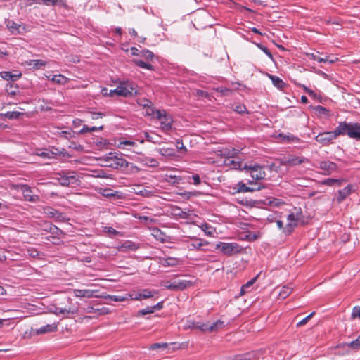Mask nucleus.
<instances>
[{
	"instance_id": "47",
	"label": "nucleus",
	"mask_w": 360,
	"mask_h": 360,
	"mask_svg": "<svg viewBox=\"0 0 360 360\" xmlns=\"http://www.w3.org/2000/svg\"><path fill=\"white\" fill-rule=\"evenodd\" d=\"M351 319H360V307L359 306H355L352 309V311L351 314Z\"/></svg>"
},
{
	"instance_id": "35",
	"label": "nucleus",
	"mask_w": 360,
	"mask_h": 360,
	"mask_svg": "<svg viewBox=\"0 0 360 360\" xmlns=\"http://www.w3.org/2000/svg\"><path fill=\"white\" fill-rule=\"evenodd\" d=\"M27 64L30 66H32L34 69L39 70L42 66H44L46 65V62L43 60H30L29 62H27Z\"/></svg>"
},
{
	"instance_id": "46",
	"label": "nucleus",
	"mask_w": 360,
	"mask_h": 360,
	"mask_svg": "<svg viewBox=\"0 0 360 360\" xmlns=\"http://www.w3.org/2000/svg\"><path fill=\"white\" fill-rule=\"evenodd\" d=\"M167 346H168L167 343H165V342H156V343L152 344L149 347V349L151 350H155V349H157L159 348L166 349L167 347Z\"/></svg>"
},
{
	"instance_id": "39",
	"label": "nucleus",
	"mask_w": 360,
	"mask_h": 360,
	"mask_svg": "<svg viewBox=\"0 0 360 360\" xmlns=\"http://www.w3.org/2000/svg\"><path fill=\"white\" fill-rule=\"evenodd\" d=\"M22 115V112L18 111H8L4 114V116L9 120H18Z\"/></svg>"
},
{
	"instance_id": "57",
	"label": "nucleus",
	"mask_w": 360,
	"mask_h": 360,
	"mask_svg": "<svg viewBox=\"0 0 360 360\" xmlns=\"http://www.w3.org/2000/svg\"><path fill=\"white\" fill-rule=\"evenodd\" d=\"M311 58H312L314 60L318 61L319 63H326L328 61V57L322 58L319 57L318 55L311 53L310 54Z\"/></svg>"
},
{
	"instance_id": "49",
	"label": "nucleus",
	"mask_w": 360,
	"mask_h": 360,
	"mask_svg": "<svg viewBox=\"0 0 360 360\" xmlns=\"http://www.w3.org/2000/svg\"><path fill=\"white\" fill-rule=\"evenodd\" d=\"M232 109H233V110H234L235 112H238L239 114H243V113H244L245 112H248L247 108H246L245 105H242V104L237 105L235 107L233 106Z\"/></svg>"
},
{
	"instance_id": "18",
	"label": "nucleus",
	"mask_w": 360,
	"mask_h": 360,
	"mask_svg": "<svg viewBox=\"0 0 360 360\" xmlns=\"http://www.w3.org/2000/svg\"><path fill=\"white\" fill-rule=\"evenodd\" d=\"M97 292V290H89V289H75L74 295L77 297H87L91 298L94 296V293Z\"/></svg>"
},
{
	"instance_id": "50",
	"label": "nucleus",
	"mask_w": 360,
	"mask_h": 360,
	"mask_svg": "<svg viewBox=\"0 0 360 360\" xmlns=\"http://www.w3.org/2000/svg\"><path fill=\"white\" fill-rule=\"evenodd\" d=\"M279 136L281 137H283V139L284 141H286L287 142H290V141H297L299 140V139L296 136H295L294 135L292 134H288V135H283L282 134H280Z\"/></svg>"
},
{
	"instance_id": "51",
	"label": "nucleus",
	"mask_w": 360,
	"mask_h": 360,
	"mask_svg": "<svg viewBox=\"0 0 360 360\" xmlns=\"http://www.w3.org/2000/svg\"><path fill=\"white\" fill-rule=\"evenodd\" d=\"M315 314V312L313 311L311 312L310 314H309L307 316H306L305 318H304L303 319H302L301 321H300L297 323V327H301L304 325H305L308 321Z\"/></svg>"
},
{
	"instance_id": "58",
	"label": "nucleus",
	"mask_w": 360,
	"mask_h": 360,
	"mask_svg": "<svg viewBox=\"0 0 360 360\" xmlns=\"http://www.w3.org/2000/svg\"><path fill=\"white\" fill-rule=\"evenodd\" d=\"M307 94H308L310 97H311L312 98H314V99H315V100H316V101H319V102H321V101H322V97H321V95H319V94H316L314 91H313V90H311V89L308 93H307Z\"/></svg>"
},
{
	"instance_id": "41",
	"label": "nucleus",
	"mask_w": 360,
	"mask_h": 360,
	"mask_svg": "<svg viewBox=\"0 0 360 360\" xmlns=\"http://www.w3.org/2000/svg\"><path fill=\"white\" fill-rule=\"evenodd\" d=\"M155 312L154 309H152V306H148L144 309H142L137 312V316H142L146 314H153Z\"/></svg>"
},
{
	"instance_id": "27",
	"label": "nucleus",
	"mask_w": 360,
	"mask_h": 360,
	"mask_svg": "<svg viewBox=\"0 0 360 360\" xmlns=\"http://www.w3.org/2000/svg\"><path fill=\"white\" fill-rule=\"evenodd\" d=\"M345 181L344 179H333V178H328L323 180L321 184L322 185H326L329 186H333L335 184H337L338 186H342V183Z\"/></svg>"
},
{
	"instance_id": "55",
	"label": "nucleus",
	"mask_w": 360,
	"mask_h": 360,
	"mask_svg": "<svg viewBox=\"0 0 360 360\" xmlns=\"http://www.w3.org/2000/svg\"><path fill=\"white\" fill-rule=\"evenodd\" d=\"M144 109H146V111H145V115H147V116H153L155 115V108L153 107V103H151V105H149L148 107H146L144 108Z\"/></svg>"
},
{
	"instance_id": "8",
	"label": "nucleus",
	"mask_w": 360,
	"mask_h": 360,
	"mask_svg": "<svg viewBox=\"0 0 360 360\" xmlns=\"http://www.w3.org/2000/svg\"><path fill=\"white\" fill-rule=\"evenodd\" d=\"M58 181L63 186H68L70 184H77L78 181L77 178L74 175V172H69L67 174H58Z\"/></svg>"
},
{
	"instance_id": "42",
	"label": "nucleus",
	"mask_w": 360,
	"mask_h": 360,
	"mask_svg": "<svg viewBox=\"0 0 360 360\" xmlns=\"http://www.w3.org/2000/svg\"><path fill=\"white\" fill-rule=\"evenodd\" d=\"M261 234L259 231L257 232H248L245 235V239L249 241H255L260 237Z\"/></svg>"
},
{
	"instance_id": "7",
	"label": "nucleus",
	"mask_w": 360,
	"mask_h": 360,
	"mask_svg": "<svg viewBox=\"0 0 360 360\" xmlns=\"http://www.w3.org/2000/svg\"><path fill=\"white\" fill-rule=\"evenodd\" d=\"M307 160L304 157H298L293 155H288L283 157L281 160V164L285 166H295L300 165Z\"/></svg>"
},
{
	"instance_id": "38",
	"label": "nucleus",
	"mask_w": 360,
	"mask_h": 360,
	"mask_svg": "<svg viewBox=\"0 0 360 360\" xmlns=\"http://www.w3.org/2000/svg\"><path fill=\"white\" fill-rule=\"evenodd\" d=\"M51 311L56 315H59V314L68 315L70 313H72V314L74 313L73 311H71L70 309H63V308H60V307H54V309H51Z\"/></svg>"
},
{
	"instance_id": "28",
	"label": "nucleus",
	"mask_w": 360,
	"mask_h": 360,
	"mask_svg": "<svg viewBox=\"0 0 360 360\" xmlns=\"http://www.w3.org/2000/svg\"><path fill=\"white\" fill-rule=\"evenodd\" d=\"M160 264L163 266H175L178 264V261L176 259L172 257L160 258Z\"/></svg>"
},
{
	"instance_id": "31",
	"label": "nucleus",
	"mask_w": 360,
	"mask_h": 360,
	"mask_svg": "<svg viewBox=\"0 0 360 360\" xmlns=\"http://www.w3.org/2000/svg\"><path fill=\"white\" fill-rule=\"evenodd\" d=\"M44 213L51 218L57 217L58 218L61 213L58 212L57 210L52 208L51 207H46L44 209Z\"/></svg>"
},
{
	"instance_id": "63",
	"label": "nucleus",
	"mask_w": 360,
	"mask_h": 360,
	"mask_svg": "<svg viewBox=\"0 0 360 360\" xmlns=\"http://www.w3.org/2000/svg\"><path fill=\"white\" fill-rule=\"evenodd\" d=\"M258 46L260 48V49L265 53L270 58H273V56L270 51V50L266 47V46H264L263 45H261V44H259Z\"/></svg>"
},
{
	"instance_id": "13",
	"label": "nucleus",
	"mask_w": 360,
	"mask_h": 360,
	"mask_svg": "<svg viewBox=\"0 0 360 360\" xmlns=\"http://www.w3.org/2000/svg\"><path fill=\"white\" fill-rule=\"evenodd\" d=\"M351 350L352 349L349 342H342L335 347L334 353L336 355L345 356L349 354Z\"/></svg>"
},
{
	"instance_id": "5",
	"label": "nucleus",
	"mask_w": 360,
	"mask_h": 360,
	"mask_svg": "<svg viewBox=\"0 0 360 360\" xmlns=\"http://www.w3.org/2000/svg\"><path fill=\"white\" fill-rule=\"evenodd\" d=\"M193 281L188 280H177L167 282L166 288L171 290H182L193 285Z\"/></svg>"
},
{
	"instance_id": "33",
	"label": "nucleus",
	"mask_w": 360,
	"mask_h": 360,
	"mask_svg": "<svg viewBox=\"0 0 360 360\" xmlns=\"http://www.w3.org/2000/svg\"><path fill=\"white\" fill-rule=\"evenodd\" d=\"M8 30L14 34H19L20 25L14 21L10 20L7 23Z\"/></svg>"
},
{
	"instance_id": "45",
	"label": "nucleus",
	"mask_w": 360,
	"mask_h": 360,
	"mask_svg": "<svg viewBox=\"0 0 360 360\" xmlns=\"http://www.w3.org/2000/svg\"><path fill=\"white\" fill-rule=\"evenodd\" d=\"M105 298L109 299L111 301L113 302H123L127 300L126 297L120 296V295H108V296H105Z\"/></svg>"
},
{
	"instance_id": "21",
	"label": "nucleus",
	"mask_w": 360,
	"mask_h": 360,
	"mask_svg": "<svg viewBox=\"0 0 360 360\" xmlns=\"http://www.w3.org/2000/svg\"><path fill=\"white\" fill-rule=\"evenodd\" d=\"M258 276V275L256 276L240 287V295H243L246 292L252 291V285L256 282Z\"/></svg>"
},
{
	"instance_id": "12",
	"label": "nucleus",
	"mask_w": 360,
	"mask_h": 360,
	"mask_svg": "<svg viewBox=\"0 0 360 360\" xmlns=\"http://www.w3.org/2000/svg\"><path fill=\"white\" fill-rule=\"evenodd\" d=\"M264 186L258 185L257 188H250V186H248L246 184L243 183V181H239L237 184V188H233L236 190V191H233V193H245V192H254L256 191H260L262 188H264Z\"/></svg>"
},
{
	"instance_id": "23",
	"label": "nucleus",
	"mask_w": 360,
	"mask_h": 360,
	"mask_svg": "<svg viewBox=\"0 0 360 360\" xmlns=\"http://www.w3.org/2000/svg\"><path fill=\"white\" fill-rule=\"evenodd\" d=\"M57 330V325L55 323L53 324H47L44 326H42L38 329H36V334L40 335L47 333H51Z\"/></svg>"
},
{
	"instance_id": "56",
	"label": "nucleus",
	"mask_w": 360,
	"mask_h": 360,
	"mask_svg": "<svg viewBox=\"0 0 360 360\" xmlns=\"http://www.w3.org/2000/svg\"><path fill=\"white\" fill-rule=\"evenodd\" d=\"M135 145H136L135 142L129 141V140H125V141H120L117 146L120 148H124V146H134Z\"/></svg>"
},
{
	"instance_id": "59",
	"label": "nucleus",
	"mask_w": 360,
	"mask_h": 360,
	"mask_svg": "<svg viewBox=\"0 0 360 360\" xmlns=\"http://www.w3.org/2000/svg\"><path fill=\"white\" fill-rule=\"evenodd\" d=\"M137 103L140 106H142L143 108L146 107H148V105H151L152 103V102L150 100L146 98L140 99Z\"/></svg>"
},
{
	"instance_id": "36",
	"label": "nucleus",
	"mask_w": 360,
	"mask_h": 360,
	"mask_svg": "<svg viewBox=\"0 0 360 360\" xmlns=\"http://www.w3.org/2000/svg\"><path fill=\"white\" fill-rule=\"evenodd\" d=\"M292 290V288L289 286H283L279 292V297L281 299H285Z\"/></svg>"
},
{
	"instance_id": "22",
	"label": "nucleus",
	"mask_w": 360,
	"mask_h": 360,
	"mask_svg": "<svg viewBox=\"0 0 360 360\" xmlns=\"http://www.w3.org/2000/svg\"><path fill=\"white\" fill-rule=\"evenodd\" d=\"M58 148H53L52 150L46 149L45 151L37 153V155L44 158L51 159L54 158L56 155H58Z\"/></svg>"
},
{
	"instance_id": "54",
	"label": "nucleus",
	"mask_w": 360,
	"mask_h": 360,
	"mask_svg": "<svg viewBox=\"0 0 360 360\" xmlns=\"http://www.w3.org/2000/svg\"><path fill=\"white\" fill-rule=\"evenodd\" d=\"M167 114L165 110H155V115H156V118L159 120H162Z\"/></svg>"
},
{
	"instance_id": "24",
	"label": "nucleus",
	"mask_w": 360,
	"mask_h": 360,
	"mask_svg": "<svg viewBox=\"0 0 360 360\" xmlns=\"http://www.w3.org/2000/svg\"><path fill=\"white\" fill-rule=\"evenodd\" d=\"M352 191V186L347 185L343 189L338 191V196L337 200L338 202H342L350 193Z\"/></svg>"
},
{
	"instance_id": "2",
	"label": "nucleus",
	"mask_w": 360,
	"mask_h": 360,
	"mask_svg": "<svg viewBox=\"0 0 360 360\" xmlns=\"http://www.w3.org/2000/svg\"><path fill=\"white\" fill-rule=\"evenodd\" d=\"M340 136H347L357 141H360V123L340 122L338 126Z\"/></svg>"
},
{
	"instance_id": "25",
	"label": "nucleus",
	"mask_w": 360,
	"mask_h": 360,
	"mask_svg": "<svg viewBox=\"0 0 360 360\" xmlns=\"http://www.w3.org/2000/svg\"><path fill=\"white\" fill-rule=\"evenodd\" d=\"M268 77L278 89H283L285 86V83L280 77L271 74H268Z\"/></svg>"
},
{
	"instance_id": "4",
	"label": "nucleus",
	"mask_w": 360,
	"mask_h": 360,
	"mask_svg": "<svg viewBox=\"0 0 360 360\" xmlns=\"http://www.w3.org/2000/svg\"><path fill=\"white\" fill-rule=\"evenodd\" d=\"M339 136L340 134L338 133V129L337 127L333 131L319 133L315 137V140L323 146H327L332 143V141Z\"/></svg>"
},
{
	"instance_id": "52",
	"label": "nucleus",
	"mask_w": 360,
	"mask_h": 360,
	"mask_svg": "<svg viewBox=\"0 0 360 360\" xmlns=\"http://www.w3.org/2000/svg\"><path fill=\"white\" fill-rule=\"evenodd\" d=\"M314 110L319 114H321V115H328L329 113V110H328L327 108H326L325 107L321 106V105H316V107H314Z\"/></svg>"
},
{
	"instance_id": "14",
	"label": "nucleus",
	"mask_w": 360,
	"mask_h": 360,
	"mask_svg": "<svg viewBox=\"0 0 360 360\" xmlns=\"http://www.w3.org/2000/svg\"><path fill=\"white\" fill-rule=\"evenodd\" d=\"M0 76L4 80L15 82L21 77L22 74L18 70H14L13 72L10 71H2L0 72Z\"/></svg>"
},
{
	"instance_id": "44",
	"label": "nucleus",
	"mask_w": 360,
	"mask_h": 360,
	"mask_svg": "<svg viewBox=\"0 0 360 360\" xmlns=\"http://www.w3.org/2000/svg\"><path fill=\"white\" fill-rule=\"evenodd\" d=\"M141 56L145 58L148 60H153V59L155 57L154 53L148 50V49H144L141 52Z\"/></svg>"
},
{
	"instance_id": "6",
	"label": "nucleus",
	"mask_w": 360,
	"mask_h": 360,
	"mask_svg": "<svg viewBox=\"0 0 360 360\" xmlns=\"http://www.w3.org/2000/svg\"><path fill=\"white\" fill-rule=\"evenodd\" d=\"M223 321H218L214 323H202V322H195L193 323V328L198 329L201 331H209L212 332L214 331L217 328L218 325L222 326Z\"/></svg>"
},
{
	"instance_id": "16",
	"label": "nucleus",
	"mask_w": 360,
	"mask_h": 360,
	"mask_svg": "<svg viewBox=\"0 0 360 360\" xmlns=\"http://www.w3.org/2000/svg\"><path fill=\"white\" fill-rule=\"evenodd\" d=\"M173 118L169 114L160 120V128L163 131H169L172 128Z\"/></svg>"
},
{
	"instance_id": "60",
	"label": "nucleus",
	"mask_w": 360,
	"mask_h": 360,
	"mask_svg": "<svg viewBox=\"0 0 360 360\" xmlns=\"http://www.w3.org/2000/svg\"><path fill=\"white\" fill-rule=\"evenodd\" d=\"M104 231L107 232L108 233H109L110 235H113V236H117L120 234V232L118 231H117L115 229H113L112 227H110V226H105L104 228Z\"/></svg>"
},
{
	"instance_id": "61",
	"label": "nucleus",
	"mask_w": 360,
	"mask_h": 360,
	"mask_svg": "<svg viewBox=\"0 0 360 360\" xmlns=\"http://www.w3.org/2000/svg\"><path fill=\"white\" fill-rule=\"evenodd\" d=\"M111 175L110 174H108V173H106L104 170L103 169H101V170H98L96 172V177H98V178H105V179H108V178H110Z\"/></svg>"
},
{
	"instance_id": "40",
	"label": "nucleus",
	"mask_w": 360,
	"mask_h": 360,
	"mask_svg": "<svg viewBox=\"0 0 360 360\" xmlns=\"http://www.w3.org/2000/svg\"><path fill=\"white\" fill-rule=\"evenodd\" d=\"M165 180L171 184H179L181 181V178L176 176H166Z\"/></svg>"
},
{
	"instance_id": "62",
	"label": "nucleus",
	"mask_w": 360,
	"mask_h": 360,
	"mask_svg": "<svg viewBox=\"0 0 360 360\" xmlns=\"http://www.w3.org/2000/svg\"><path fill=\"white\" fill-rule=\"evenodd\" d=\"M91 117L92 120L101 119L105 116L104 113H102L100 112H91Z\"/></svg>"
},
{
	"instance_id": "64",
	"label": "nucleus",
	"mask_w": 360,
	"mask_h": 360,
	"mask_svg": "<svg viewBox=\"0 0 360 360\" xmlns=\"http://www.w3.org/2000/svg\"><path fill=\"white\" fill-rule=\"evenodd\" d=\"M141 295V292L139 290L137 292H136L134 294H129L128 295L131 300H142V297L140 296Z\"/></svg>"
},
{
	"instance_id": "48",
	"label": "nucleus",
	"mask_w": 360,
	"mask_h": 360,
	"mask_svg": "<svg viewBox=\"0 0 360 360\" xmlns=\"http://www.w3.org/2000/svg\"><path fill=\"white\" fill-rule=\"evenodd\" d=\"M349 345L352 347V350H357L360 348V335L356 339L349 342Z\"/></svg>"
},
{
	"instance_id": "30",
	"label": "nucleus",
	"mask_w": 360,
	"mask_h": 360,
	"mask_svg": "<svg viewBox=\"0 0 360 360\" xmlns=\"http://www.w3.org/2000/svg\"><path fill=\"white\" fill-rule=\"evenodd\" d=\"M139 248L138 245L131 241H126L120 247L122 251L125 250H136Z\"/></svg>"
},
{
	"instance_id": "9",
	"label": "nucleus",
	"mask_w": 360,
	"mask_h": 360,
	"mask_svg": "<svg viewBox=\"0 0 360 360\" xmlns=\"http://www.w3.org/2000/svg\"><path fill=\"white\" fill-rule=\"evenodd\" d=\"M287 220L288 223L283 229V233L285 236H289L292 233L295 228L297 227L299 218L294 213H290L288 215Z\"/></svg>"
},
{
	"instance_id": "34",
	"label": "nucleus",
	"mask_w": 360,
	"mask_h": 360,
	"mask_svg": "<svg viewBox=\"0 0 360 360\" xmlns=\"http://www.w3.org/2000/svg\"><path fill=\"white\" fill-rule=\"evenodd\" d=\"M133 62L136 66L141 68L147 69L149 70H154V68L151 64L147 63L141 60L134 59Z\"/></svg>"
},
{
	"instance_id": "53",
	"label": "nucleus",
	"mask_w": 360,
	"mask_h": 360,
	"mask_svg": "<svg viewBox=\"0 0 360 360\" xmlns=\"http://www.w3.org/2000/svg\"><path fill=\"white\" fill-rule=\"evenodd\" d=\"M145 165H148L150 167H155L158 165V162L154 158H146Z\"/></svg>"
},
{
	"instance_id": "43",
	"label": "nucleus",
	"mask_w": 360,
	"mask_h": 360,
	"mask_svg": "<svg viewBox=\"0 0 360 360\" xmlns=\"http://www.w3.org/2000/svg\"><path fill=\"white\" fill-rule=\"evenodd\" d=\"M201 229L207 236H212L214 232V229L207 223L202 224Z\"/></svg>"
},
{
	"instance_id": "19",
	"label": "nucleus",
	"mask_w": 360,
	"mask_h": 360,
	"mask_svg": "<svg viewBox=\"0 0 360 360\" xmlns=\"http://www.w3.org/2000/svg\"><path fill=\"white\" fill-rule=\"evenodd\" d=\"M46 6H58L61 8H68L66 0H39Z\"/></svg>"
},
{
	"instance_id": "11",
	"label": "nucleus",
	"mask_w": 360,
	"mask_h": 360,
	"mask_svg": "<svg viewBox=\"0 0 360 360\" xmlns=\"http://www.w3.org/2000/svg\"><path fill=\"white\" fill-rule=\"evenodd\" d=\"M318 167L321 170L324 171V174L326 175H328L337 170L338 165L336 163L333 162L328 160H323L319 162V165Z\"/></svg>"
},
{
	"instance_id": "20",
	"label": "nucleus",
	"mask_w": 360,
	"mask_h": 360,
	"mask_svg": "<svg viewBox=\"0 0 360 360\" xmlns=\"http://www.w3.org/2000/svg\"><path fill=\"white\" fill-rule=\"evenodd\" d=\"M243 248L236 243H226V255L239 253Z\"/></svg>"
},
{
	"instance_id": "17",
	"label": "nucleus",
	"mask_w": 360,
	"mask_h": 360,
	"mask_svg": "<svg viewBox=\"0 0 360 360\" xmlns=\"http://www.w3.org/2000/svg\"><path fill=\"white\" fill-rule=\"evenodd\" d=\"M100 193L107 198H117V199H120L122 198V193L120 192H118V191H113L112 189L110 188H103L101 192Z\"/></svg>"
},
{
	"instance_id": "26",
	"label": "nucleus",
	"mask_w": 360,
	"mask_h": 360,
	"mask_svg": "<svg viewBox=\"0 0 360 360\" xmlns=\"http://www.w3.org/2000/svg\"><path fill=\"white\" fill-rule=\"evenodd\" d=\"M254 358V353L248 352L245 354H240L235 355L233 357L229 356L226 360H252Z\"/></svg>"
},
{
	"instance_id": "1",
	"label": "nucleus",
	"mask_w": 360,
	"mask_h": 360,
	"mask_svg": "<svg viewBox=\"0 0 360 360\" xmlns=\"http://www.w3.org/2000/svg\"><path fill=\"white\" fill-rule=\"evenodd\" d=\"M239 153L240 150L238 149L233 148L231 150H229L226 148V167H229L226 171L229 169H245L250 174L253 180L264 179L266 175L264 170L265 166L252 162L249 164H243L237 157Z\"/></svg>"
},
{
	"instance_id": "37",
	"label": "nucleus",
	"mask_w": 360,
	"mask_h": 360,
	"mask_svg": "<svg viewBox=\"0 0 360 360\" xmlns=\"http://www.w3.org/2000/svg\"><path fill=\"white\" fill-rule=\"evenodd\" d=\"M140 291L141 292V295L140 296L142 297V300L153 297L154 296V295L157 294L156 291H155V290L152 291L148 289H142V290H140Z\"/></svg>"
},
{
	"instance_id": "3",
	"label": "nucleus",
	"mask_w": 360,
	"mask_h": 360,
	"mask_svg": "<svg viewBox=\"0 0 360 360\" xmlns=\"http://www.w3.org/2000/svg\"><path fill=\"white\" fill-rule=\"evenodd\" d=\"M104 160L106 162V167H112L115 169L124 170L127 169L129 165H131V167H134L133 164L127 162L122 157V153L110 152L106 155Z\"/></svg>"
},
{
	"instance_id": "15",
	"label": "nucleus",
	"mask_w": 360,
	"mask_h": 360,
	"mask_svg": "<svg viewBox=\"0 0 360 360\" xmlns=\"http://www.w3.org/2000/svg\"><path fill=\"white\" fill-rule=\"evenodd\" d=\"M208 245V243L203 239L193 238H191V242L189 245V247L191 248H194L196 250H204V246Z\"/></svg>"
},
{
	"instance_id": "10",
	"label": "nucleus",
	"mask_w": 360,
	"mask_h": 360,
	"mask_svg": "<svg viewBox=\"0 0 360 360\" xmlns=\"http://www.w3.org/2000/svg\"><path fill=\"white\" fill-rule=\"evenodd\" d=\"M21 191L25 200L34 203L38 202L40 200L39 196L33 194L32 188L28 185H22L21 186Z\"/></svg>"
},
{
	"instance_id": "29",
	"label": "nucleus",
	"mask_w": 360,
	"mask_h": 360,
	"mask_svg": "<svg viewBox=\"0 0 360 360\" xmlns=\"http://www.w3.org/2000/svg\"><path fill=\"white\" fill-rule=\"evenodd\" d=\"M133 92L129 91L128 86H118L117 87V95L123 97H131L132 96Z\"/></svg>"
},
{
	"instance_id": "32",
	"label": "nucleus",
	"mask_w": 360,
	"mask_h": 360,
	"mask_svg": "<svg viewBox=\"0 0 360 360\" xmlns=\"http://www.w3.org/2000/svg\"><path fill=\"white\" fill-rule=\"evenodd\" d=\"M103 129H104V127L103 125H101L98 127H89L87 125H84L83 127L82 128V129L79 131V134H84L88 132H93V131H98V130L101 131Z\"/></svg>"
}]
</instances>
